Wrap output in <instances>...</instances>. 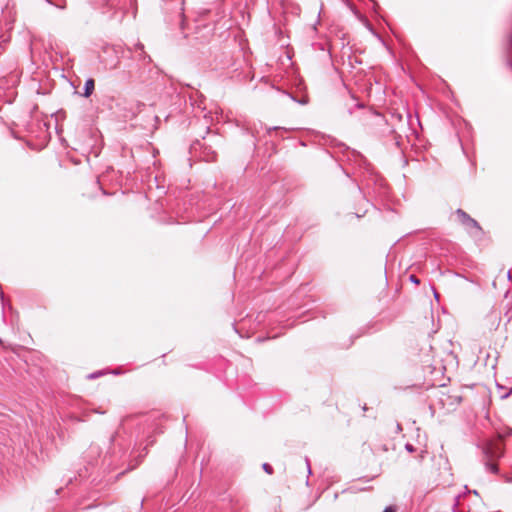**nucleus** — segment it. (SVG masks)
Returning <instances> with one entry per match:
<instances>
[{"instance_id":"1","label":"nucleus","mask_w":512,"mask_h":512,"mask_svg":"<svg viewBox=\"0 0 512 512\" xmlns=\"http://www.w3.org/2000/svg\"><path fill=\"white\" fill-rule=\"evenodd\" d=\"M487 456L492 460L499 458L503 455L504 452V444L501 438H498L492 442H490L485 450Z\"/></svg>"},{"instance_id":"2","label":"nucleus","mask_w":512,"mask_h":512,"mask_svg":"<svg viewBox=\"0 0 512 512\" xmlns=\"http://www.w3.org/2000/svg\"><path fill=\"white\" fill-rule=\"evenodd\" d=\"M94 87H95V83H94V80L93 79H88L86 82H85V91H84V96L85 97H89L93 90H94Z\"/></svg>"},{"instance_id":"3","label":"nucleus","mask_w":512,"mask_h":512,"mask_svg":"<svg viewBox=\"0 0 512 512\" xmlns=\"http://www.w3.org/2000/svg\"><path fill=\"white\" fill-rule=\"evenodd\" d=\"M461 215L463 216V218L466 220L467 224L472 226V227H475L479 230H481V227L479 226V224L472 218H470L468 215H466L464 212H461Z\"/></svg>"},{"instance_id":"4","label":"nucleus","mask_w":512,"mask_h":512,"mask_svg":"<svg viewBox=\"0 0 512 512\" xmlns=\"http://www.w3.org/2000/svg\"><path fill=\"white\" fill-rule=\"evenodd\" d=\"M486 465L491 472L496 473L498 471L497 463H495L494 460H492L491 458H490V461H488Z\"/></svg>"},{"instance_id":"5","label":"nucleus","mask_w":512,"mask_h":512,"mask_svg":"<svg viewBox=\"0 0 512 512\" xmlns=\"http://www.w3.org/2000/svg\"><path fill=\"white\" fill-rule=\"evenodd\" d=\"M263 469L268 473V474H272V467L269 465V464H264L263 465Z\"/></svg>"},{"instance_id":"6","label":"nucleus","mask_w":512,"mask_h":512,"mask_svg":"<svg viewBox=\"0 0 512 512\" xmlns=\"http://www.w3.org/2000/svg\"><path fill=\"white\" fill-rule=\"evenodd\" d=\"M383 512H396V509L394 507H387Z\"/></svg>"},{"instance_id":"7","label":"nucleus","mask_w":512,"mask_h":512,"mask_svg":"<svg viewBox=\"0 0 512 512\" xmlns=\"http://www.w3.org/2000/svg\"><path fill=\"white\" fill-rule=\"evenodd\" d=\"M410 279L411 281H413L414 283L418 284L419 283V280L417 279V277L415 275H411L410 276Z\"/></svg>"}]
</instances>
